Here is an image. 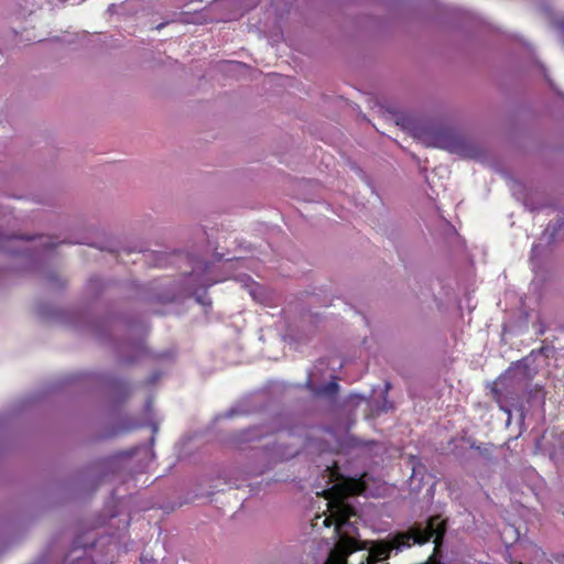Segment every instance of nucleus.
<instances>
[{
    "mask_svg": "<svg viewBox=\"0 0 564 564\" xmlns=\"http://www.w3.org/2000/svg\"><path fill=\"white\" fill-rule=\"evenodd\" d=\"M364 490V484L360 480L349 478H337L330 489L325 490L327 499L328 516L322 518L317 516L313 525L315 528L330 527L336 528L338 541L330 551L325 564H345L346 558L352 552L359 549H367V544H359L348 532L343 531L346 521L354 514L352 509L344 502L347 495L359 494Z\"/></svg>",
    "mask_w": 564,
    "mask_h": 564,
    "instance_id": "nucleus-1",
    "label": "nucleus"
},
{
    "mask_svg": "<svg viewBox=\"0 0 564 564\" xmlns=\"http://www.w3.org/2000/svg\"><path fill=\"white\" fill-rule=\"evenodd\" d=\"M444 533V523L438 518L431 519L427 527L423 530L412 529L408 533L398 534L391 542H378L372 543L369 547V563L386 560L392 549H401L402 546L411 545L413 543H425L430 539H434V543H438V540Z\"/></svg>",
    "mask_w": 564,
    "mask_h": 564,
    "instance_id": "nucleus-2",
    "label": "nucleus"
}]
</instances>
